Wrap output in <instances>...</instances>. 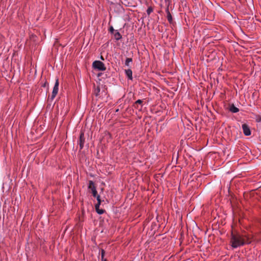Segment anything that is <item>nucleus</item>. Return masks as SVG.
Wrapping results in <instances>:
<instances>
[{
	"label": "nucleus",
	"instance_id": "obj_1",
	"mask_svg": "<svg viewBox=\"0 0 261 261\" xmlns=\"http://www.w3.org/2000/svg\"><path fill=\"white\" fill-rule=\"evenodd\" d=\"M251 242V238L247 234L231 232L230 243L232 248L235 249L244 246L245 244H249Z\"/></svg>",
	"mask_w": 261,
	"mask_h": 261
},
{
	"label": "nucleus",
	"instance_id": "obj_2",
	"mask_svg": "<svg viewBox=\"0 0 261 261\" xmlns=\"http://www.w3.org/2000/svg\"><path fill=\"white\" fill-rule=\"evenodd\" d=\"M92 66L95 69L99 71H105L106 69L104 63L100 61L96 60L94 61L92 63Z\"/></svg>",
	"mask_w": 261,
	"mask_h": 261
},
{
	"label": "nucleus",
	"instance_id": "obj_3",
	"mask_svg": "<svg viewBox=\"0 0 261 261\" xmlns=\"http://www.w3.org/2000/svg\"><path fill=\"white\" fill-rule=\"evenodd\" d=\"M59 90V81L57 79L56 81L55 82V84L54 85L53 92H52V95L50 97V99L53 100L55 97H56V95L57 94Z\"/></svg>",
	"mask_w": 261,
	"mask_h": 261
},
{
	"label": "nucleus",
	"instance_id": "obj_4",
	"mask_svg": "<svg viewBox=\"0 0 261 261\" xmlns=\"http://www.w3.org/2000/svg\"><path fill=\"white\" fill-rule=\"evenodd\" d=\"M59 90V81L57 79L56 81L55 82V84L54 85L53 92H52V95L50 97V99L53 100L55 97H56V95L57 94Z\"/></svg>",
	"mask_w": 261,
	"mask_h": 261
},
{
	"label": "nucleus",
	"instance_id": "obj_5",
	"mask_svg": "<svg viewBox=\"0 0 261 261\" xmlns=\"http://www.w3.org/2000/svg\"><path fill=\"white\" fill-rule=\"evenodd\" d=\"M242 127L243 132L245 136H249L250 135H251V133L250 127L247 124L244 123V124H242Z\"/></svg>",
	"mask_w": 261,
	"mask_h": 261
},
{
	"label": "nucleus",
	"instance_id": "obj_6",
	"mask_svg": "<svg viewBox=\"0 0 261 261\" xmlns=\"http://www.w3.org/2000/svg\"><path fill=\"white\" fill-rule=\"evenodd\" d=\"M85 143V137L83 133H81L80 135L79 140L78 141V144L80 146V150H82L84 146Z\"/></svg>",
	"mask_w": 261,
	"mask_h": 261
},
{
	"label": "nucleus",
	"instance_id": "obj_7",
	"mask_svg": "<svg viewBox=\"0 0 261 261\" xmlns=\"http://www.w3.org/2000/svg\"><path fill=\"white\" fill-rule=\"evenodd\" d=\"M229 110L233 113H236L239 111V109L237 108L233 104L230 106Z\"/></svg>",
	"mask_w": 261,
	"mask_h": 261
},
{
	"label": "nucleus",
	"instance_id": "obj_8",
	"mask_svg": "<svg viewBox=\"0 0 261 261\" xmlns=\"http://www.w3.org/2000/svg\"><path fill=\"white\" fill-rule=\"evenodd\" d=\"M125 73L129 80H132L133 79L132 71L130 69L125 70Z\"/></svg>",
	"mask_w": 261,
	"mask_h": 261
},
{
	"label": "nucleus",
	"instance_id": "obj_9",
	"mask_svg": "<svg viewBox=\"0 0 261 261\" xmlns=\"http://www.w3.org/2000/svg\"><path fill=\"white\" fill-rule=\"evenodd\" d=\"M114 36L115 37V39L116 40H119L122 38V35L120 34V33L118 32V30H116L114 33Z\"/></svg>",
	"mask_w": 261,
	"mask_h": 261
},
{
	"label": "nucleus",
	"instance_id": "obj_10",
	"mask_svg": "<svg viewBox=\"0 0 261 261\" xmlns=\"http://www.w3.org/2000/svg\"><path fill=\"white\" fill-rule=\"evenodd\" d=\"M133 60L130 58H127L125 61V65L127 67H130V63H132Z\"/></svg>",
	"mask_w": 261,
	"mask_h": 261
},
{
	"label": "nucleus",
	"instance_id": "obj_11",
	"mask_svg": "<svg viewBox=\"0 0 261 261\" xmlns=\"http://www.w3.org/2000/svg\"><path fill=\"white\" fill-rule=\"evenodd\" d=\"M90 190L92 191V193L93 197H96V195H97V192L95 187H92Z\"/></svg>",
	"mask_w": 261,
	"mask_h": 261
},
{
	"label": "nucleus",
	"instance_id": "obj_12",
	"mask_svg": "<svg viewBox=\"0 0 261 261\" xmlns=\"http://www.w3.org/2000/svg\"><path fill=\"white\" fill-rule=\"evenodd\" d=\"M167 19L170 24H172L173 23L172 16L171 13L167 14Z\"/></svg>",
	"mask_w": 261,
	"mask_h": 261
},
{
	"label": "nucleus",
	"instance_id": "obj_13",
	"mask_svg": "<svg viewBox=\"0 0 261 261\" xmlns=\"http://www.w3.org/2000/svg\"><path fill=\"white\" fill-rule=\"evenodd\" d=\"M105 210L103 209L96 208V212L99 215H101L104 213Z\"/></svg>",
	"mask_w": 261,
	"mask_h": 261
},
{
	"label": "nucleus",
	"instance_id": "obj_14",
	"mask_svg": "<svg viewBox=\"0 0 261 261\" xmlns=\"http://www.w3.org/2000/svg\"><path fill=\"white\" fill-rule=\"evenodd\" d=\"M100 91V88L97 87L96 89L95 90V95L96 96H98L99 95V92Z\"/></svg>",
	"mask_w": 261,
	"mask_h": 261
},
{
	"label": "nucleus",
	"instance_id": "obj_15",
	"mask_svg": "<svg viewBox=\"0 0 261 261\" xmlns=\"http://www.w3.org/2000/svg\"><path fill=\"white\" fill-rule=\"evenodd\" d=\"M92 187H95L94 182L92 180H89L88 184V189H91Z\"/></svg>",
	"mask_w": 261,
	"mask_h": 261
},
{
	"label": "nucleus",
	"instance_id": "obj_16",
	"mask_svg": "<svg viewBox=\"0 0 261 261\" xmlns=\"http://www.w3.org/2000/svg\"><path fill=\"white\" fill-rule=\"evenodd\" d=\"M152 11H153V9L151 7H149L146 10L147 14L148 15H150V13L152 12Z\"/></svg>",
	"mask_w": 261,
	"mask_h": 261
},
{
	"label": "nucleus",
	"instance_id": "obj_17",
	"mask_svg": "<svg viewBox=\"0 0 261 261\" xmlns=\"http://www.w3.org/2000/svg\"><path fill=\"white\" fill-rule=\"evenodd\" d=\"M105 251L103 249L101 250V260L102 261L103 259H106L104 258Z\"/></svg>",
	"mask_w": 261,
	"mask_h": 261
},
{
	"label": "nucleus",
	"instance_id": "obj_18",
	"mask_svg": "<svg viewBox=\"0 0 261 261\" xmlns=\"http://www.w3.org/2000/svg\"><path fill=\"white\" fill-rule=\"evenodd\" d=\"M255 118V120L256 122H261V116L260 115H256Z\"/></svg>",
	"mask_w": 261,
	"mask_h": 261
},
{
	"label": "nucleus",
	"instance_id": "obj_19",
	"mask_svg": "<svg viewBox=\"0 0 261 261\" xmlns=\"http://www.w3.org/2000/svg\"><path fill=\"white\" fill-rule=\"evenodd\" d=\"M109 30L110 33H111V34H114L115 31H116V30H115L114 29V28H113V27L112 26H111L109 28Z\"/></svg>",
	"mask_w": 261,
	"mask_h": 261
},
{
	"label": "nucleus",
	"instance_id": "obj_20",
	"mask_svg": "<svg viewBox=\"0 0 261 261\" xmlns=\"http://www.w3.org/2000/svg\"><path fill=\"white\" fill-rule=\"evenodd\" d=\"M143 102V101L141 100V99H138L137 101H136L135 102V104H142Z\"/></svg>",
	"mask_w": 261,
	"mask_h": 261
},
{
	"label": "nucleus",
	"instance_id": "obj_21",
	"mask_svg": "<svg viewBox=\"0 0 261 261\" xmlns=\"http://www.w3.org/2000/svg\"><path fill=\"white\" fill-rule=\"evenodd\" d=\"M96 198V200L97 201V202H100L101 203V200H100V196L98 195H97L95 197Z\"/></svg>",
	"mask_w": 261,
	"mask_h": 261
},
{
	"label": "nucleus",
	"instance_id": "obj_22",
	"mask_svg": "<svg viewBox=\"0 0 261 261\" xmlns=\"http://www.w3.org/2000/svg\"><path fill=\"white\" fill-rule=\"evenodd\" d=\"M100 203H101L100 202H97V203L95 204V210H96V208H99V205H100Z\"/></svg>",
	"mask_w": 261,
	"mask_h": 261
},
{
	"label": "nucleus",
	"instance_id": "obj_23",
	"mask_svg": "<svg viewBox=\"0 0 261 261\" xmlns=\"http://www.w3.org/2000/svg\"><path fill=\"white\" fill-rule=\"evenodd\" d=\"M165 12L167 14H170V12L169 11V6H168L166 8V10H165Z\"/></svg>",
	"mask_w": 261,
	"mask_h": 261
},
{
	"label": "nucleus",
	"instance_id": "obj_24",
	"mask_svg": "<svg viewBox=\"0 0 261 261\" xmlns=\"http://www.w3.org/2000/svg\"><path fill=\"white\" fill-rule=\"evenodd\" d=\"M101 74H102V73H98V76H100Z\"/></svg>",
	"mask_w": 261,
	"mask_h": 261
},
{
	"label": "nucleus",
	"instance_id": "obj_25",
	"mask_svg": "<svg viewBox=\"0 0 261 261\" xmlns=\"http://www.w3.org/2000/svg\"><path fill=\"white\" fill-rule=\"evenodd\" d=\"M45 85H46V84H45V83H44V85H43V87H45Z\"/></svg>",
	"mask_w": 261,
	"mask_h": 261
},
{
	"label": "nucleus",
	"instance_id": "obj_26",
	"mask_svg": "<svg viewBox=\"0 0 261 261\" xmlns=\"http://www.w3.org/2000/svg\"><path fill=\"white\" fill-rule=\"evenodd\" d=\"M118 111H119V109H117V110H116V112H118Z\"/></svg>",
	"mask_w": 261,
	"mask_h": 261
},
{
	"label": "nucleus",
	"instance_id": "obj_27",
	"mask_svg": "<svg viewBox=\"0 0 261 261\" xmlns=\"http://www.w3.org/2000/svg\"><path fill=\"white\" fill-rule=\"evenodd\" d=\"M169 0H165V1L166 2L167 1H169Z\"/></svg>",
	"mask_w": 261,
	"mask_h": 261
}]
</instances>
